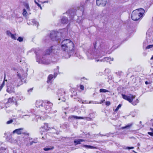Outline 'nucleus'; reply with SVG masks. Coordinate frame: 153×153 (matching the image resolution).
<instances>
[{
  "label": "nucleus",
  "instance_id": "f257e3e1",
  "mask_svg": "<svg viewBox=\"0 0 153 153\" xmlns=\"http://www.w3.org/2000/svg\"><path fill=\"white\" fill-rule=\"evenodd\" d=\"M61 49L67 53L68 56L66 58H69L74 53V49L75 48L73 42L69 39H65L63 40L61 43Z\"/></svg>",
  "mask_w": 153,
  "mask_h": 153
},
{
  "label": "nucleus",
  "instance_id": "f03ea898",
  "mask_svg": "<svg viewBox=\"0 0 153 153\" xmlns=\"http://www.w3.org/2000/svg\"><path fill=\"white\" fill-rule=\"evenodd\" d=\"M28 69V68H27L25 71L22 69H20L17 72V76L18 77V79H14V82L13 84L15 85L18 87L23 84L24 82L25 81L24 80L25 78L27 76V72Z\"/></svg>",
  "mask_w": 153,
  "mask_h": 153
},
{
  "label": "nucleus",
  "instance_id": "7ed1b4c3",
  "mask_svg": "<svg viewBox=\"0 0 153 153\" xmlns=\"http://www.w3.org/2000/svg\"><path fill=\"white\" fill-rule=\"evenodd\" d=\"M67 33L66 30L63 29L59 32L52 31L50 33V37L53 41H60L61 38L65 37Z\"/></svg>",
  "mask_w": 153,
  "mask_h": 153
},
{
  "label": "nucleus",
  "instance_id": "20e7f679",
  "mask_svg": "<svg viewBox=\"0 0 153 153\" xmlns=\"http://www.w3.org/2000/svg\"><path fill=\"white\" fill-rule=\"evenodd\" d=\"M145 10L142 8L136 9L133 11L131 14L132 19L134 21H137L143 16Z\"/></svg>",
  "mask_w": 153,
  "mask_h": 153
},
{
  "label": "nucleus",
  "instance_id": "39448f33",
  "mask_svg": "<svg viewBox=\"0 0 153 153\" xmlns=\"http://www.w3.org/2000/svg\"><path fill=\"white\" fill-rule=\"evenodd\" d=\"M53 106V104L49 102H45L43 110V111L46 113H50L51 114L54 113L56 112V111H52L51 110V107Z\"/></svg>",
  "mask_w": 153,
  "mask_h": 153
},
{
  "label": "nucleus",
  "instance_id": "423d86ee",
  "mask_svg": "<svg viewBox=\"0 0 153 153\" xmlns=\"http://www.w3.org/2000/svg\"><path fill=\"white\" fill-rule=\"evenodd\" d=\"M37 62L39 63L43 64L45 65H48L51 62V60L49 59L48 56L46 55H44L41 59L38 58L36 59Z\"/></svg>",
  "mask_w": 153,
  "mask_h": 153
},
{
  "label": "nucleus",
  "instance_id": "0eeeda50",
  "mask_svg": "<svg viewBox=\"0 0 153 153\" xmlns=\"http://www.w3.org/2000/svg\"><path fill=\"white\" fill-rule=\"evenodd\" d=\"M14 82V80L12 84L8 83L7 84V91L9 93H14V88L13 85L15 86L13 83ZM16 86H17L16 85Z\"/></svg>",
  "mask_w": 153,
  "mask_h": 153
},
{
  "label": "nucleus",
  "instance_id": "6e6552de",
  "mask_svg": "<svg viewBox=\"0 0 153 153\" xmlns=\"http://www.w3.org/2000/svg\"><path fill=\"white\" fill-rule=\"evenodd\" d=\"M123 98L128 101L129 102L131 103L133 99L135 98V96L131 94H129L128 96H127L123 94H122Z\"/></svg>",
  "mask_w": 153,
  "mask_h": 153
},
{
  "label": "nucleus",
  "instance_id": "1a4fd4ad",
  "mask_svg": "<svg viewBox=\"0 0 153 153\" xmlns=\"http://www.w3.org/2000/svg\"><path fill=\"white\" fill-rule=\"evenodd\" d=\"M45 103V102H44L42 100L36 101V106L37 107L40 108L43 110Z\"/></svg>",
  "mask_w": 153,
  "mask_h": 153
},
{
  "label": "nucleus",
  "instance_id": "9d476101",
  "mask_svg": "<svg viewBox=\"0 0 153 153\" xmlns=\"http://www.w3.org/2000/svg\"><path fill=\"white\" fill-rule=\"evenodd\" d=\"M96 4L98 6H104L106 4V0H96Z\"/></svg>",
  "mask_w": 153,
  "mask_h": 153
},
{
  "label": "nucleus",
  "instance_id": "9b49d317",
  "mask_svg": "<svg viewBox=\"0 0 153 153\" xmlns=\"http://www.w3.org/2000/svg\"><path fill=\"white\" fill-rule=\"evenodd\" d=\"M6 33L8 36L10 37L12 39L14 40H16L17 39L16 37L17 35L16 33L13 34L9 30H7L6 32Z\"/></svg>",
  "mask_w": 153,
  "mask_h": 153
},
{
  "label": "nucleus",
  "instance_id": "f8f14e48",
  "mask_svg": "<svg viewBox=\"0 0 153 153\" xmlns=\"http://www.w3.org/2000/svg\"><path fill=\"white\" fill-rule=\"evenodd\" d=\"M54 47L52 46L50 48L47 50L46 51L45 54L46 55H49L51 53H54L55 50Z\"/></svg>",
  "mask_w": 153,
  "mask_h": 153
},
{
  "label": "nucleus",
  "instance_id": "ddd939ff",
  "mask_svg": "<svg viewBox=\"0 0 153 153\" xmlns=\"http://www.w3.org/2000/svg\"><path fill=\"white\" fill-rule=\"evenodd\" d=\"M85 119V117H78L76 116H71L69 117L68 118V120L69 121H72L74 119Z\"/></svg>",
  "mask_w": 153,
  "mask_h": 153
},
{
  "label": "nucleus",
  "instance_id": "4468645a",
  "mask_svg": "<svg viewBox=\"0 0 153 153\" xmlns=\"http://www.w3.org/2000/svg\"><path fill=\"white\" fill-rule=\"evenodd\" d=\"M57 73H55L54 74V75L50 74L49 75L48 78V80L47 81V82L49 83L50 82L51 80H52L53 78H55L57 75Z\"/></svg>",
  "mask_w": 153,
  "mask_h": 153
},
{
  "label": "nucleus",
  "instance_id": "2eb2a0df",
  "mask_svg": "<svg viewBox=\"0 0 153 153\" xmlns=\"http://www.w3.org/2000/svg\"><path fill=\"white\" fill-rule=\"evenodd\" d=\"M88 53H90V54H91V55H92L93 56H99L101 55H105L106 52H104L103 53H101L100 54H98L97 53L95 52H92L91 51H89Z\"/></svg>",
  "mask_w": 153,
  "mask_h": 153
},
{
  "label": "nucleus",
  "instance_id": "dca6fc26",
  "mask_svg": "<svg viewBox=\"0 0 153 153\" xmlns=\"http://www.w3.org/2000/svg\"><path fill=\"white\" fill-rule=\"evenodd\" d=\"M17 113L19 114L18 116L21 117L22 114H25L26 111L22 109H20L17 110Z\"/></svg>",
  "mask_w": 153,
  "mask_h": 153
},
{
  "label": "nucleus",
  "instance_id": "f3484780",
  "mask_svg": "<svg viewBox=\"0 0 153 153\" xmlns=\"http://www.w3.org/2000/svg\"><path fill=\"white\" fill-rule=\"evenodd\" d=\"M23 129V128H19L18 129H15L13 131V134L16 133L18 134H20L22 133H23L22 131Z\"/></svg>",
  "mask_w": 153,
  "mask_h": 153
},
{
  "label": "nucleus",
  "instance_id": "a211bd4d",
  "mask_svg": "<svg viewBox=\"0 0 153 153\" xmlns=\"http://www.w3.org/2000/svg\"><path fill=\"white\" fill-rule=\"evenodd\" d=\"M69 22L68 18L65 16H63L61 19V22L62 24H67Z\"/></svg>",
  "mask_w": 153,
  "mask_h": 153
},
{
  "label": "nucleus",
  "instance_id": "6ab92c4d",
  "mask_svg": "<svg viewBox=\"0 0 153 153\" xmlns=\"http://www.w3.org/2000/svg\"><path fill=\"white\" fill-rule=\"evenodd\" d=\"M57 94L59 97L63 96L65 94V91L63 89L59 90L57 92Z\"/></svg>",
  "mask_w": 153,
  "mask_h": 153
},
{
  "label": "nucleus",
  "instance_id": "aec40b11",
  "mask_svg": "<svg viewBox=\"0 0 153 153\" xmlns=\"http://www.w3.org/2000/svg\"><path fill=\"white\" fill-rule=\"evenodd\" d=\"M85 140L83 139H77L74 140V143L75 144V145L81 144V142L84 141Z\"/></svg>",
  "mask_w": 153,
  "mask_h": 153
},
{
  "label": "nucleus",
  "instance_id": "412c9836",
  "mask_svg": "<svg viewBox=\"0 0 153 153\" xmlns=\"http://www.w3.org/2000/svg\"><path fill=\"white\" fill-rule=\"evenodd\" d=\"M34 110L33 109H31L30 111V112H28V114L26 115H24L22 116V118H24V117L26 116H27L28 117H29L30 114H31V113H33L34 114H35V113H34L33 112Z\"/></svg>",
  "mask_w": 153,
  "mask_h": 153
},
{
  "label": "nucleus",
  "instance_id": "4be33fe9",
  "mask_svg": "<svg viewBox=\"0 0 153 153\" xmlns=\"http://www.w3.org/2000/svg\"><path fill=\"white\" fill-rule=\"evenodd\" d=\"M16 100L15 98L14 97H12L11 98H9L8 99V103H12L14 102H15Z\"/></svg>",
  "mask_w": 153,
  "mask_h": 153
},
{
  "label": "nucleus",
  "instance_id": "5701e85b",
  "mask_svg": "<svg viewBox=\"0 0 153 153\" xmlns=\"http://www.w3.org/2000/svg\"><path fill=\"white\" fill-rule=\"evenodd\" d=\"M133 125V123H131L128 124L127 125L125 126L124 127H123L122 128V129H124L125 128L129 129Z\"/></svg>",
  "mask_w": 153,
  "mask_h": 153
},
{
  "label": "nucleus",
  "instance_id": "b1692460",
  "mask_svg": "<svg viewBox=\"0 0 153 153\" xmlns=\"http://www.w3.org/2000/svg\"><path fill=\"white\" fill-rule=\"evenodd\" d=\"M23 4L24 6L27 10H30V8L29 7V4L27 2H24Z\"/></svg>",
  "mask_w": 153,
  "mask_h": 153
},
{
  "label": "nucleus",
  "instance_id": "393cba45",
  "mask_svg": "<svg viewBox=\"0 0 153 153\" xmlns=\"http://www.w3.org/2000/svg\"><path fill=\"white\" fill-rule=\"evenodd\" d=\"M83 146L85 147L86 149H94L95 148V147L94 146L87 145H84Z\"/></svg>",
  "mask_w": 153,
  "mask_h": 153
},
{
  "label": "nucleus",
  "instance_id": "a878e982",
  "mask_svg": "<svg viewBox=\"0 0 153 153\" xmlns=\"http://www.w3.org/2000/svg\"><path fill=\"white\" fill-rule=\"evenodd\" d=\"M54 148V147L53 146H50L49 147H46L44 148V150L45 151H49L51 149H53Z\"/></svg>",
  "mask_w": 153,
  "mask_h": 153
},
{
  "label": "nucleus",
  "instance_id": "bb28decb",
  "mask_svg": "<svg viewBox=\"0 0 153 153\" xmlns=\"http://www.w3.org/2000/svg\"><path fill=\"white\" fill-rule=\"evenodd\" d=\"M79 9L77 11V12H79V10H80L82 14L83 13L84 7L83 6H81L80 7Z\"/></svg>",
  "mask_w": 153,
  "mask_h": 153
},
{
  "label": "nucleus",
  "instance_id": "cd10ccee",
  "mask_svg": "<svg viewBox=\"0 0 153 153\" xmlns=\"http://www.w3.org/2000/svg\"><path fill=\"white\" fill-rule=\"evenodd\" d=\"M109 57H105L103 59H101V61L103 62L106 61L107 62H108V60H109Z\"/></svg>",
  "mask_w": 153,
  "mask_h": 153
},
{
  "label": "nucleus",
  "instance_id": "c85d7f7f",
  "mask_svg": "<svg viewBox=\"0 0 153 153\" xmlns=\"http://www.w3.org/2000/svg\"><path fill=\"white\" fill-rule=\"evenodd\" d=\"M89 115L90 117H92V118H94L96 116V114L95 112L92 113H90L89 114Z\"/></svg>",
  "mask_w": 153,
  "mask_h": 153
},
{
  "label": "nucleus",
  "instance_id": "c756f323",
  "mask_svg": "<svg viewBox=\"0 0 153 153\" xmlns=\"http://www.w3.org/2000/svg\"><path fill=\"white\" fill-rule=\"evenodd\" d=\"M100 92L105 93L109 92V91L108 90L106 89H100Z\"/></svg>",
  "mask_w": 153,
  "mask_h": 153
},
{
  "label": "nucleus",
  "instance_id": "7c9ffc66",
  "mask_svg": "<svg viewBox=\"0 0 153 153\" xmlns=\"http://www.w3.org/2000/svg\"><path fill=\"white\" fill-rule=\"evenodd\" d=\"M139 102V100L138 99H137L135 100V101L134 102H132L131 103L133 105H137V104Z\"/></svg>",
  "mask_w": 153,
  "mask_h": 153
},
{
  "label": "nucleus",
  "instance_id": "2f4dec72",
  "mask_svg": "<svg viewBox=\"0 0 153 153\" xmlns=\"http://www.w3.org/2000/svg\"><path fill=\"white\" fill-rule=\"evenodd\" d=\"M23 15L25 16H27V13L25 9H24L23 10V13H22Z\"/></svg>",
  "mask_w": 153,
  "mask_h": 153
},
{
  "label": "nucleus",
  "instance_id": "473e14b6",
  "mask_svg": "<svg viewBox=\"0 0 153 153\" xmlns=\"http://www.w3.org/2000/svg\"><path fill=\"white\" fill-rule=\"evenodd\" d=\"M34 1L35 3H36V4L37 5V6L39 7H40V9L42 10V8L41 7V5L40 4H39V3H38L37 2V1H36V0H35Z\"/></svg>",
  "mask_w": 153,
  "mask_h": 153
},
{
  "label": "nucleus",
  "instance_id": "72a5a7b5",
  "mask_svg": "<svg viewBox=\"0 0 153 153\" xmlns=\"http://www.w3.org/2000/svg\"><path fill=\"white\" fill-rule=\"evenodd\" d=\"M19 42H22L23 41V39L22 37H19L17 39H16Z\"/></svg>",
  "mask_w": 153,
  "mask_h": 153
},
{
  "label": "nucleus",
  "instance_id": "f704fd0d",
  "mask_svg": "<svg viewBox=\"0 0 153 153\" xmlns=\"http://www.w3.org/2000/svg\"><path fill=\"white\" fill-rule=\"evenodd\" d=\"M44 128L45 129V130H47V128H48V125L47 123H45V126H43Z\"/></svg>",
  "mask_w": 153,
  "mask_h": 153
},
{
  "label": "nucleus",
  "instance_id": "c9c22d12",
  "mask_svg": "<svg viewBox=\"0 0 153 153\" xmlns=\"http://www.w3.org/2000/svg\"><path fill=\"white\" fill-rule=\"evenodd\" d=\"M122 106V105L121 104H119L118 106H117V108H116L115 109V111H117Z\"/></svg>",
  "mask_w": 153,
  "mask_h": 153
},
{
  "label": "nucleus",
  "instance_id": "e433bc0d",
  "mask_svg": "<svg viewBox=\"0 0 153 153\" xmlns=\"http://www.w3.org/2000/svg\"><path fill=\"white\" fill-rule=\"evenodd\" d=\"M13 122V120L12 119H11L10 120L7 121L6 122V124H11V123H12Z\"/></svg>",
  "mask_w": 153,
  "mask_h": 153
},
{
  "label": "nucleus",
  "instance_id": "4c0bfd02",
  "mask_svg": "<svg viewBox=\"0 0 153 153\" xmlns=\"http://www.w3.org/2000/svg\"><path fill=\"white\" fill-rule=\"evenodd\" d=\"M85 119L86 120H87L88 121H91L92 120V118L91 117H85Z\"/></svg>",
  "mask_w": 153,
  "mask_h": 153
},
{
  "label": "nucleus",
  "instance_id": "58836bf2",
  "mask_svg": "<svg viewBox=\"0 0 153 153\" xmlns=\"http://www.w3.org/2000/svg\"><path fill=\"white\" fill-rule=\"evenodd\" d=\"M4 85V81H3V83L1 84V85L0 86V91L2 89Z\"/></svg>",
  "mask_w": 153,
  "mask_h": 153
},
{
  "label": "nucleus",
  "instance_id": "ea45409f",
  "mask_svg": "<svg viewBox=\"0 0 153 153\" xmlns=\"http://www.w3.org/2000/svg\"><path fill=\"white\" fill-rule=\"evenodd\" d=\"M89 103H93V104H97L99 103L98 102H97L96 101H89Z\"/></svg>",
  "mask_w": 153,
  "mask_h": 153
},
{
  "label": "nucleus",
  "instance_id": "a19ab883",
  "mask_svg": "<svg viewBox=\"0 0 153 153\" xmlns=\"http://www.w3.org/2000/svg\"><path fill=\"white\" fill-rule=\"evenodd\" d=\"M153 47V45H149L148 46H147L146 47V49H149L152 48Z\"/></svg>",
  "mask_w": 153,
  "mask_h": 153
},
{
  "label": "nucleus",
  "instance_id": "79ce46f5",
  "mask_svg": "<svg viewBox=\"0 0 153 153\" xmlns=\"http://www.w3.org/2000/svg\"><path fill=\"white\" fill-rule=\"evenodd\" d=\"M111 104V102L110 101H107L105 103V105L107 106H109Z\"/></svg>",
  "mask_w": 153,
  "mask_h": 153
},
{
  "label": "nucleus",
  "instance_id": "37998d69",
  "mask_svg": "<svg viewBox=\"0 0 153 153\" xmlns=\"http://www.w3.org/2000/svg\"><path fill=\"white\" fill-rule=\"evenodd\" d=\"M125 149H134V147H126Z\"/></svg>",
  "mask_w": 153,
  "mask_h": 153
},
{
  "label": "nucleus",
  "instance_id": "c03bdc74",
  "mask_svg": "<svg viewBox=\"0 0 153 153\" xmlns=\"http://www.w3.org/2000/svg\"><path fill=\"white\" fill-rule=\"evenodd\" d=\"M82 104H85V103L88 104V103H89L88 102H87L86 100L82 101Z\"/></svg>",
  "mask_w": 153,
  "mask_h": 153
},
{
  "label": "nucleus",
  "instance_id": "a18cd8bd",
  "mask_svg": "<svg viewBox=\"0 0 153 153\" xmlns=\"http://www.w3.org/2000/svg\"><path fill=\"white\" fill-rule=\"evenodd\" d=\"M80 88L82 90H84V87L82 85H80Z\"/></svg>",
  "mask_w": 153,
  "mask_h": 153
},
{
  "label": "nucleus",
  "instance_id": "49530a36",
  "mask_svg": "<svg viewBox=\"0 0 153 153\" xmlns=\"http://www.w3.org/2000/svg\"><path fill=\"white\" fill-rule=\"evenodd\" d=\"M36 142H35L33 141H31L30 142V145L31 146L32 145L33 143H36Z\"/></svg>",
  "mask_w": 153,
  "mask_h": 153
},
{
  "label": "nucleus",
  "instance_id": "de8ad7c7",
  "mask_svg": "<svg viewBox=\"0 0 153 153\" xmlns=\"http://www.w3.org/2000/svg\"><path fill=\"white\" fill-rule=\"evenodd\" d=\"M145 83L146 85H148V84H151V82H150L146 81L145 82Z\"/></svg>",
  "mask_w": 153,
  "mask_h": 153
},
{
  "label": "nucleus",
  "instance_id": "09e8293b",
  "mask_svg": "<svg viewBox=\"0 0 153 153\" xmlns=\"http://www.w3.org/2000/svg\"><path fill=\"white\" fill-rule=\"evenodd\" d=\"M148 134L152 136H153V132H148Z\"/></svg>",
  "mask_w": 153,
  "mask_h": 153
},
{
  "label": "nucleus",
  "instance_id": "8fccbe9b",
  "mask_svg": "<svg viewBox=\"0 0 153 153\" xmlns=\"http://www.w3.org/2000/svg\"><path fill=\"white\" fill-rule=\"evenodd\" d=\"M32 22H33V23L34 22V24L36 25L38 24V22L36 21H35L34 20H33Z\"/></svg>",
  "mask_w": 153,
  "mask_h": 153
},
{
  "label": "nucleus",
  "instance_id": "3c124183",
  "mask_svg": "<svg viewBox=\"0 0 153 153\" xmlns=\"http://www.w3.org/2000/svg\"><path fill=\"white\" fill-rule=\"evenodd\" d=\"M96 42H94V43H93V45H94V48H96Z\"/></svg>",
  "mask_w": 153,
  "mask_h": 153
},
{
  "label": "nucleus",
  "instance_id": "603ef678",
  "mask_svg": "<svg viewBox=\"0 0 153 153\" xmlns=\"http://www.w3.org/2000/svg\"><path fill=\"white\" fill-rule=\"evenodd\" d=\"M19 62H20L22 64L23 63H25V61L24 60H23V62H22V60H20V59H19Z\"/></svg>",
  "mask_w": 153,
  "mask_h": 153
},
{
  "label": "nucleus",
  "instance_id": "864d4df0",
  "mask_svg": "<svg viewBox=\"0 0 153 153\" xmlns=\"http://www.w3.org/2000/svg\"><path fill=\"white\" fill-rule=\"evenodd\" d=\"M33 90V88H31L29 90H28L27 91L28 92H29L30 91L31 92Z\"/></svg>",
  "mask_w": 153,
  "mask_h": 153
},
{
  "label": "nucleus",
  "instance_id": "5fc2aeb1",
  "mask_svg": "<svg viewBox=\"0 0 153 153\" xmlns=\"http://www.w3.org/2000/svg\"><path fill=\"white\" fill-rule=\"evenodd\" d=\"M78 99L77 100V101H79V102H81V101L82 102V100L81 99Z\"/></svg>",
  "mask_w": 153,
  "mask_h": 153
},
{
  "label": "nucleus",
  "instance_id": "6e6d98bb",
  "mask_svg": "<svg viewBox=\"0 0 153 153\" xmlns=\"http://www.w3.org/2000/svg\"><path fill=\"white\" fill-rule=\"evenodd\" d=\"M105 100H101L100 101V104L102 103L105 101Z\"/></svg>",
  "mask_w": 153,
  "mask_h": 153
},
{
  "label": "nucleus",
  "instance_id": "4d7b16f0",
  "mask_svg": "<svg viewBox=\"0 0 153 153\" xmlns=\"http://www.w3.org/2000/svg\"><path fill=\"white\" fill-rule=\"evenodd\" d=\"M24 134H27V135H29V134L27 132H25L24 133Z\"/></svg>",
  "mask_w": 153,
  "mask_h": 153
},
{
  "label": "nucleus",
  "instance_id": "13d9d810",
  "mask_svg": "<svg viewBox=\"0 0 153 153\" xmlns=\"http://www.w3.org/2000/svg\"><path fill=\"white\" fill-rule=\"evenodd\" d=\"M101 59H97L96 60V61L97 62H98V61H101Z\"/></svg>",
  "mask_w": 153,
  "mask_h": 153
},
{
  "label": "nucleus",
  "instance_id": "bf43d9fd",
  "mask_svg": "<svg viewBox=\"0 0 153 153\" xmlns=\"http://www.w3.org/2000/svg\"><path fill=\"white\" fill-rule=\"evenodd\" d=\"M150 59H151V60H152V59H153V55L152 56V57Z\"/></svg>",
  "mask_w": 153,
  "mask_h": 153
},
{
  "label": "nucleus",
  "instance_id": "052dcab7",
  "mask_svg": "<svg viewBox=\"0 0 153 153\" xmlns=\"http://www.w3.org/2000/svg\"><path fill=\"white\" fill-rule=\"evenodd\" d=\"M73 18H74V16H71V19L72 20H73Z\"/></svg>",
  "mask_w": 153,
  "mask_h": 153
},
{
  "label": "nucleus",
  "instance_id": "680f3d73",
  "mask_svg": "<svg viewBox=\"0 0 153 153\" xmlns=\"http://www.w3.org/2000/svg\"><path fill=\"white\" fill-rule=\"evenodd\" d=\"M137 145H138V146H140V143H138L137 144Z\"/></svg>",
  "mask_w": 153,
  "mask_h": 153
},
{
  "label": "nucleus",
  "instance_id": "e2e57ef3",
  "mask_svg": "<svg viewBox=\"0 0 153 153\" xmlns=\"http://www.w3.org/2000/svg\"><path fill=\"white\" fill-rule=\"evenodd\" d=\"M89 0H86V2L87 3L88 2V1H89Z\"/></svg>",
  "mask_w": 153,
  "mask_h": 153
},
{
  "label": "nucleus",
  "instance_id": "0e129e2a",
  "mask_svg": "<svg viewBox=\"0 0 153 153\" xmlns=\"http://www.w3.org/2000/svg\"><path fill=\"white\" fill-rule=\"evenodd\" d=\"M133 152H134L136 153V152L134 150H133Z\"/></svg>",
  "mask_w": 153,
  "mask_h": 153
},
{
  "label": "nucleus",
  "instance_id": "69168bd1",
  "mask_svg": "<svg viewBox=\"0 0 153 153\" xmlns=\"http://www.w3.org/2000/svg\"><path fill=\"white\" fill-rule=\"evenodd\" d=\"M48 2V1H45L44 2V3H45V2Z\"/></svg>",
  "mask_w": 153,
  "mask_h": 153
},
{
  "label": "nucleus",
  "instance_id": "338daca9",
  "mask_svg": "<svg viewBox=\"0 0 153 153\" xmlns=\"http://www.w3.org/2000/svg\"><path fill=\"white\" fill-rule=\"evenodd\" d=\"M140 123H141V121H140Z\"/></svg>",
  "mask_w": 153,
  "mask_h": 153
},
{
  "label": "nucleus",
  "instance_id": "774afa93",
  "mask_svg": "<svg viewBox=\"0 0 153 153\" xmlns=\"http://www.w3.org/2000/svg\"><path fill=\"white\" fill-rule=\"evenodd\" d=\"M59 100H60V98H59Z\"/></svg>",
  "mask_w": 153,
  "mask_h": 153
}]
</instances>
